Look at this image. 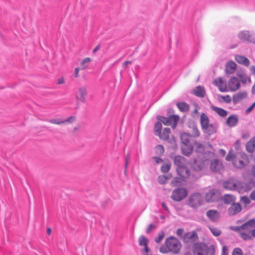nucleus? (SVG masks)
Returning <instances> with one entry per match:
<instances>
[{"instance_id":"nucleus-1","label":"nucleus","mask_w":255,"mask_h":255,"mask_svg":"<svg viewBox=\"0 0 255 255\" xmlns=\"http://www.w3.org/2000/svg\"><path fill=\"white\" fill-rule=\"evenodd\" d=\"M165 244L166 247L161 246L159 249L160 252L164 254L168 252L177 254L179 252L181 247L180 242L173 237L167 239Z\"/></svg>"},{"instance_id":"nucleus-2","label":"nucleus","mask_w":255,"mask_h":255,"mask_svg":"<svg viewBox=\"0 0 255 255\" xmlns=\"http://www.w3.org/2000/svg\"><path fill=\"white\" fill-rule=\"evenodd\" d=\"M223 187L226 189L237 190L239 193L248 191L250 186L245 183L236 181L233 179H229L223 183Z\"/></svg>"},{"instance_id":"nucleus-3","label":"nucleus","mask_w":255,"mask_h":255,"mask_svg":"<svg viewBox=\"0 0 255 255\" xmlns=\"http://www.w3.org/2000/svg\"><path fill=\"white\" fill-rule=\"evenodd\" d=\"M176 170L179 177L175 178L172 181V184L174 186H178L181 184V182L184 181V179L188 178L190 175L189 170L186 166L181 167H177Z\"/></svg>"},{"instance_id":"nucleus-4","label":"nucleus","mask_w":255,"mask_h":255,"mask_svg":"<svg viewBox=\"0 0 255 255\" xmlns=\"http://www.w3.org/2000/svg\"><path fill=\"white\" fill-rule=\"evenodd\" d=\"M248 158L245 154L236 155L233 158V164L237 168H242L248 163Z\"/></svg>"},{"instance_id":"nucleus-5","label":"nucleus","mask_w":255,"mask_h":255,"mask_svg":"<svg viewBox=\"0 0 255 255\" xmlns=\"http://www.w3.org/2000/svg\"><path fill=\"white\" fill-rule=\"evenodd\" d=\"M188 194L187 190L184 188H177L174 190L171 195V198L176 201H180L185 198Z\"/></svg>"},{"instance_id":"nucleus-6","label":"nucleus","mask_w":255,"mask_h":255,"mask_svg":"<svg viewBox=\"0 0 255 255\" xmlns=\"http://www.w3.org/2000/svg\"><path fill=\"white\" fill-rule=\"evenodd\" d=\"M203 201V198L201 194L195 193L191 195L189 198V204L193 208L200 206Z\"/></svg>"},{"instance_id":"nucleus-7","label":"nucleus","mask_w":255,"mask_h":255,"mask_svg":"<svg viewBox=\"0 0 255 255\" xmlns=\"http://www.w3.org/2000/svg\"><path fill=\"white\" fill-rule=\"evenodd\" d=\"M179 117L177 115H173L168 118L161 117L160 121L165 125L169 126L173 124V128H174L179 121Z\"/></svg>"},{"instance_id":"nucleus-8","label":"nucleus","mask_w":255,"mask_h":255,"mask_svg":"<svg viewBox=\"0 0 255 255\" xmlns=\"http://www.w3.org/2000/svg\"><path fill=\"white\" fill-rule=\"evenodd\" d=\"M228 87L230 91H236L241 87L240 82L236 77H232L228 81Z\"/></svg>"},{"instance_id":"nucleus-9","label":"nucleus","mask_w":255,"mask_h":255,"mask_svg":"<svg viewBox=\"0 0 255 255\" xmlns=\"http://www.w3.org/2000/svg\"><path fill=\"white\" fill-rule=\"evenodd\" d=\"M214 84L218 87L219 90L222 92H226L229 91L226 81L224 80L221 77L215 79Z\"/></svg>"},{"instance_id":"nucleus-10","label":"nucleus","mask_w":255,"mask_h":255,"mask_svg":"<svg viewBox=\"0 0 255 255\" xmlns=\"http://www.w3.org/2000/svg\"><path fill=\"white\" fill-rule=\"evenodd\" d=\"M202 131L208 135H212L215 133L217 131L216 125L214 124L208 123L205 127L204 126L201 128Z\"/></svg>"},{"instance_id":"nucleus-11","label":"nucleus","mask_w":255,"mask_h":255,"mask_svg":"<svg viewBox=\"0 0 255 255\" xmlns=\"http://www.w3.org/2000/svg\"><path fill=\"white\" fill-rule=\"evenodd\" d=\"M208 248L206 246L203 245H198L194 251V255H208Z\"/></svg>"},{"instance_id":"nucleus-12","label":"nucleus","mask_w":255,"mask_h":255,"mask_svg":"<svg viewBox=\"0 0 255 255\" xmlns=\"http://www.w3.org/2000/svg\"><path fill=\"white\" fill-rule=\"evenodd\" d=\"M242 210V206L240 203H233L228 210L230 215H234L239 213Z\"/></svg>"},{"instance_id":"nucleus-13","label":"nucleus","mask_w":255,"mask_h":255,"mask_svg":"<svg viewBox=\"0 0 255 255\" xmlns=\"http://www.w3.org/2000/svg\"><path fill=\"white\" fill-rule=\"evenodd\" d=\"M87 94V90L85 87L79 88L76 92V98L81 102L85 101V97Z\"/></svg>"},{"instance_id":"nucleus-14","label":"nucleus","mask_w":255,"mask_h":255,"mask_svg":"<svg viewBox=\"0 0 255 255\" xmlns=\"http://www.w3.org/2000/svg\"><path fill=\"white\" fill-rule=\"evenodd\" d=\"M223 168L221 162L218 159L213 160L210 164V168L212 171L217 172Z\"/></svg>"},{"instance_id":"nucleus-15","label":"nucleus","mask_w":255,"mask_h":255,"mask_svg":"<svg viewBox=\"0 0 255 255\" xmlns=\"http://www.w3.org/2000/svg\"><path fill=\"white\" fill-rule=\"evenodd\" d=\"M218 199V195L215 190H211L207 193L205 196V199L207 202H212Z\"/></svg>"},{"instance_id":"nucleus-16","label":"nucleus","mask_w":255,"mask_h":255,"mask_svg":"<svg viewBox=\"0 0 255 255\" xmlns=\"http://www.w3.org/2000/svg\"><path fill=\"white\" fill-rule=\"evenodd\" d=\"M193 143L182 144L181 146L182 152L186 156H189L193 152Z\"/></svg>"},{"instance_id":"nucleus-17","label":"nucleus","mask_w":255,"mask_h":255,"mask_svg":"<svg viewBox=\"0 0 255 255\" xmlns=\"http://www.w3.org/2000/svg\"><path fill=\"white\" fill-rule=\"evenodd\" d=\"M182 144H192V137L190 133L184 132L180 136Z\"/></svg>"},{"instance_id":"nucleus-18","label":"nucleus","mask_w":255,"mask_h":255,"mask_svg":"<svg viewBox=\"0 0 255 255\" xmlns=\"http://www.w3.org/2000/svg\"><path fill=\"white\" fill-rule=\"evenodd\" d=\"M235 58L236 61L241 65L249 66L250 64V60L244 56L236 55Z\"/></svg>"},{"instance_id":"nucleus-19","label":"nucleus","mask_w":255,"mask_h":255,"mask_svg":"<svg viewBox=\"0 0 255 255\" xmlns=\"http://www.w3.org/2000/svg\"><path fill=\"white\" fill-rule=\"evenodd\" d=\"M207 216L213 222H216L219 218V214L216 210H210L207 212Z\"/></svg>"},{"instance_id":"nucleus-20","label":"nucleus","mask_w":255,"mask_h":255,"mask_svg":"<svg viewBox=\"0 0 255 255\" xmlns=\"http://www.w3.org/2000/svg\"><path fill=\"white\" fill-rule=\"evenodd\" d=\"M247 96V93L246 92H245V91L240 92L233 96V102L235 104H237V103H239V102H240L243 99L246 98Z\"/></svg>"},{"instance_id":"nucleus-21","label":"nucleus","mask_w":255,"mask_h":255,"mask_svg":"<svg viewBox=\"0 0 255 255\" xmlns=\"http://www.w3.org/2000/svg\"><path fill=\"white\" fill-rule=\"evenodd\" d=\"M238 122V118L237 115H232L228 117L226 121L228 126L230 127H235Z\"/></svg>"},{"instance_id":"nucleus-22","label":"nucleus","mask_w":255,"mask_h":255,"mask_svg":"<svg viewBox=\"0 0 255 255\" xmlns=\"http://www.w3.org/2000/svg\"><path fill=\"white\" fill-rule=\"evenodd\" d=\"M236 66L235 62L232 61L228 62L226 66V72L227 74L233 73L236 69Z\"/></svg>"},{"instance_id":"nucleus-23","label":"nucleus","mask_w":255,"mask_h":255,"mask_svg":"<svg viewBox=\"0 0 255 255\" xmlns=\"http://www.w3.org/2000/svg\"><path fill=\"white\" fill-rule=\"evenodd\" d=\"M170 133V129L169 128H166L163 129L162 132L161 131L157 135L160 139L167 140L169 139Z\"/></svg>"},{"instance_id":"nucleus-24","label":"nucleus","mask_w":255,"mask_h":255,"mask_svg":"<svg viewBox=\"0 0 255 255\" xmlns=\"http://www.w3.org/2000/svg\"><path fill=\"white\" fill-rule=\"evenodd\" d=\"M236 75L243 84H246L248 80L250 82L251 81L250 78L249 77L247 74L244 72H238L237 73Z\"/></svg>"},{"instance_id":"nucleus-25","label":"nucleus","mask_w":255,"mask_h":255,"mask_svg":"<svg viewBox=\"0 0 255 255\" xmlns=\"http://www.w3.org/2000/svg\"><path fill=\"white\" fill-rule=\"evenodd\" d=\"M185 159L181 156H176L174 158V163L177 167L185 166Z\"/></svg>"},{"instance_id":"nucleus-26","label":"nucleus","mask_w":255,"mask_h":255,"mask_svg":"<svg viewBox=\"0 0 255 255\" xmlns=\"http://www.w3.org/2000/svg\"><path fill=\"white\" fill-rule=\"evenodd\" d=\"M241 228L243 230H249L251 228H255V219H251L242 225Z\"/></svg>"},{"instance_id":"nucleus-27","label":"nucleus","mask_w":255,"mask_h":255,"mask_svg":"<svg viewBox=\"0 0 255 255\" xmlns=\"http://www.w3.org/2000/svg\"><path fill=\"white\" fill-rule=\"evenodd\" d=\"M246 149L250 153L253 152L255 150V137H253L247 143Z\"/></svg>"},{"instance_id":"nucleus-28","label":"nucleus","mask_w":255,"mask_h":255,"mask_svg":"<svg viewBox=\"0 0 255 255\" xmlns=\"http://www.w3.org/2000/svg\"><path fill=\"white\" fill-rule=\"evenodd\" d=\"M193 94L199 97L203 98L205 94V90L203 87L197 86L193 91Z\"/></svg>"},{"instance_id":"nucleus-29","label":"nucleus","mask_w":255,"mask_h":255,"mask_svg":"<svg viewBox=\"0 0 255 255\" xmlns=\"http://www.w3.org/2000/svg\"><path fill=\"white\" fill-rule=\"evenodd\" d=\"M211 109L215 111L218 115L222 117H225L227 116L228 112L227 111L221 108L215 106H212Z\"/></svg>"},{"instance_id":"nucleus-30","label":"nucleus","mask_w":255,"mask_h":255,"mask_svg":"<svg viewBox=\"0 0 255 255\" xmlns=\"http://www.w3.org/2000/svg\"><path fill=\"white\" fill-rule=\"evenodd\" d=\"M239 38L243 41H250V34L248 31H242L238 34Z\"/></svg>"},{"instance_id":"nucleus-31","label":"nucleus","mask_w":255,"mask_h":255,"mask_svg":"<svg viewBox=\"0 0 255 255\" xmlns=\"http://www.w3.org/2000/svg\"><path fill=\"white\" fill-rule=\"evenodd\" d=\"M236 198L230 194H225L223 197V201L225 204H232L234 203Z\"/></svg>"},{"instance_id":"nucleus-32","label":"nucleus","mask_w":255,"mask_h":255,"mask_svg":"<svg viewBox=\"0 0 255 255\" xmlns=\"http://www.w3.org/2000/svg\"><path fill=\"white\" fill-rule=\"evenodd\" d=\"M210 122L208 116L205 113H202L200 118V123L201 128L205 126L207 124Z\"/></svg>"},{"instance_id":"nucleus-33","label":"nucleus","mask_w":255,"mask_h":255,"mask_svg":"<svg viewBox=\"0 0 255 255\" xmlns=\"http://www.w3.org/2000/svg\"><path fill=\"white\" fill-rule=\"evenodd\" d=\"M148 240L144 236H141L139 239V244L141 246H144V250L146 253L148 252V248L147 247Z\"/></svg>"},{"instance_id":"nucleus-34","label":"nucleus","mask_w":255,"mask_h":255,"mask_svg":"<svg viewBox=\"0 0 255 255\" xmlns=\"http://www.w3.org/2000/svg\"><path fill=\"white\" fill-rule=\"evenodd\" d=\"M176 106L179 110L181 112H187L189 109V105L185 102L177 103Z\"/></svg>"},{"instance_id":"nucleus-35","label":"nucleus","mask_w":255,"mask_h":255,"mask_svg":"<svg viewBox=\"0 0 255 255\" xmlns=\"http://www.w3.org/2000/svg\"><path fill=\"white\" fill-rule=\"evenodd\" d=\"M72 119H73L72 117H70L69 118L67 119L66 121H64V120H60V119H51V120H49V122L50 123H52V124H56V125H60V124L64 123L65 122H71V120Z\"/></svg>"},{"instance_id":"nucleus-36","label":"nucleus","mask_w":255,"mask_h":255,"mask_svg":"<svg viewBox=\"0 0 255 255\" xmlns=\"http://www.w3.org/2000/svg\"><path fill=\"white\" fill-rule=\"evenodd\" d=\"M91 61V59L89 57L83 59L80 63L81 70H84L87 68L88 66V63Z\"/></svg>"},{"instance_id":"nucleus-37","label":"nucleus","mask_w":255,"mask_h":255,"mask_svg":"<svg viewBox=\"0 0 255 255\" xmlns=\"http://www.w3.org/2000/svg\"><path fill=\"white\" fill-rule=\"evenodd\" d=\"M193 144H194L197 152H203L204 151V146L202 143H199L197 141H193Z\"/></svg>"},{"instance_id":"nucleus-38","label":"nucleus","mask_w":255,"mask_h":255,"mask_svg":"<svg viewBox=\"0 0 255 255\" xmlns=\"http://www.w3.org/2000/svg\"><path fill=\"white\" fill-rule=\"evenodd\" d=\"M162 124L161 122H157L155 123L154 128V131L155 134L157 135L158 134L161 132V130L162 128Z\"/></svg>"},{"instance_id":"nucleus-39","label":"nucleus","mask_w":255,"mask_h":255,"mask_svg":"<svg viewBox=\"0 0 255 255\" xmlns=\"http://www.w3.org/2000/svg\"><path fill=\"white\" fill-rule=\"evenodd\" d=\"M170 174L168 175H160L158 177V181L160 184H163L166 183V181L171 178Z\"/></svg>"},{"instance_id":"nucleus-40","label":"nucleus","mask_w":255,"mask_h":255,"mask_svg":"<svg viewBox=\"0 0 255 255\" xmlns=\"http://www.w3.org/2000/svg\"><path fill=\"white\" fill-rule=\"evenodd\" d=\"M191 136L193 137H199L200 135V132L197 126H194L191 131Z\"/></svg>"},{"instance_id":"nucleus-41","label":"nucleus","mask_w":255,"mask_h":255,"mask_svg":"<svg viewBox=\"0 0 255 255\" xmlns=\"http://www.w3.org/2000/svg\"><path fill=\"white\" fill-rule=\"evenodd\" d=\"M196 237V234L194 232L188 233L185 234L184 240L185 242H188V240H192Z\"/></svg>"},{"instance_id":"nucleus-42","label":"nucleus","mask_w":255,"mask_h":255,"mask_svg":"<svg viewBox=\"0 0 255 255\" xmlns=\"http://www.w3.org/2000/svg\"><path fill=\"white\" fill-rule=\"evenodd\" d=\"M155 152L156 154L161 155L164 152V148L162 145H158L155 148Z\"/></svg>"},{"instance_id":"nucleus-43","label":"nucleus","mask_w":255,"mask_h":255,"mask_svg":"<svg viewBox=\"0 0 255 255\" xmlns=\"http://www.w3.org/2000/svg\"><path fill=\"white\" fill-rule=\"evenodd\" d=\"M171 167V164L170 163H165L162 165L161 167V171L163 173H166L168 172Z\"/></svg>"},{"instance_id":"nucleus-44","label":"nucleus","mask_w":255,"mask_h":255,"mask_svg":"<svg viewBox=\"0 0 255 255\" xmlns=\"http://www.w3.org/2000/svg\"><path fill=\"white\" fill-rule=\"evenodd\" d=\"M209 229L213 235L216 237L220 236L221 234V231L217 228L209 227Z\"/></svg>"},{"instance_id":"nucleus-45","label":"nucleus","mask_w":255,"mask_h":255,"mask_svg":"<svg viewBox=\"0 0 255 255\" xmlns=\"http://www.w3.org/2000/svg\"><path fill=\"white\" fill-rule=\"evenodd\" d=\"M240 236L242 239L245 240H252V236L250 235V234L243 232L240 234Z\"/></svg>"},{"instance_id":"nucleus-46","label":"nucleus","mask_w":255,"mask_h":255,"mask_svg":"<svg viewBox=\"0 0 255 255\" xmlns=\"http://www.w3.org/2000/svg\"><path fill=\"white\" fill-rule=\"evenodd\" d=\"M241 201L245 205H248L250 203V199L247 196H243L241 198Z\"/></svg>"},{"instance_id":"nucleus-47","label":"nucleus","mask_w":255,"mask_h":255,"mask_svg":"<svg viewBox=\"0 0 255 255\" xmlns=\"http://www.w3.org/2000/svg\"><path fill=\"white\" fill-rule=\"evenodd\" d=\"M164 237V232H162L160 233L158 237L155 239V242L157 243H159L163 240Z\"/></svg>"},{"instance_id":"nucleus-48","label":"nucleus","mask_w":255,"mask_h":255,"mask_svg":"<svg viewBox=\"0 0 255 255\" xmlns=\"http://www.w3.org/2000/svg\"><path fill=\"white\" fill-rule=\"evenodd\" d=\"M232 255H243V252L240 248H235L233 251Z\"/></svg>"},{"instance_id":"nucleus-49","label":"nucleus","mask_w":255,"mask_h":255,"mask_svg":"<svg viewBox=\"0 0 255 255\" xmlns=\"http://www.w3.org/2000/svg\"><path fill=\"white\" fill-rule=\"evenodd\" d=\"M221 97L227 103H230L232 101L231 97L229 95L221 96Z\"/></svg>"},{"instance_id":"nucleus-50","label":"nucleus","mask_w":255,"mask_h":255,"mask_svg":"<svg viewBox=\"0 0 255 255\" xmlns=\"http://www.w3.org/2000/svg\"><path fill=\"white\" fill-rule=\"evenodd\" d=\"M235 157V156H234V155L231 153V151H230L226 156V159L227 161H230L231 160L233 161V158Z\"/></svg>"},{"instance_id":"nucleus-51","label":"nucleus","mask_w":255,"mask_h":255,"mask_svg":"<svg viewBox=\"0 0 255 255\" xmlns=\"http://www.w3.org/2000/svg\"><path fill=\"white\" fill-rule=\"evenodd\" d=\"M152 158L154 160L156 163H157V164L163 162L162 159L159 157L154 156L152 157Z\"/></svg>"},{"instance_id":"nucleus-52","label":"nucleus","mask_w":255,"mask_h":255,"mask_svg":"<svg viewBox=\"0 0 255 255\" xmlns=\"http://www.w3.org/2000/svg\"><path fill=\"white\" fill-rule=\"evenodd\" d=\"M255 106V102L249 108H248L246 110V113L249 114V113H250L252 111V110L253 109V108H254Z\"/></svg>"},{"instance_id":"nucleus-53","label":"nucleus","mask_w":255,"mask_h":255,"mask_svg":"<svg viewBox=\"0 0 255 255\" xmlns=\"http://www.w3.org/2000/svg\"><path fill=\"white\" fill-rule=\"evenodd\" d=\"M81 69L80 68H76L75 69V71H74V77L75 78H77V77H79V72L80 71V70Z\"/></svg>"},{"instance_id":"nucleus-54","label":"nucleus","mask_w":255,"mask_h":255,"mask_svg":"<svg viewBox=\"0 0 255 255\" xmlns=\"http://www.w3.org/2000/svg\"><path fill=\"white\" fill-rule=\"evenodd\" d=\"M183 229H178L177 231H176V234L178 236H182V234H183Z\"/></svg>"},{"instance_id":"nucleus-55","label":"nucleus","mask_w":255,"mask_h":255,"mask_svg":"<svg viewBox=\"0 0 255 255\" xmlns=\"http://www.w3.org/2000/svg\"><path fill=\"white\" fill-rule=\"evenodd\" d=\"M222 255H226L228 254V248L226 246H223L222 250Z\"/></svg>"},{"instance_id":"nucleus-56","label":"nucleus","mask_w":255,"mask_h":255,"mask_svg":"<svg viewBox=\"0 0 255 255\" xmlns=\"http://www.w3.org/2000/svg\"><path fill=\"white\" fill-rule=\"evenodd\" d=\"M155 228V226L152 225V224H150L149 225L147 229L146 230V233H148L150 232V231L152 230L153 229H154Z\"/></svg>"},{"instance_id":"nucleus-57","label":"nucleus","mask_w":255,"mask_h":255,"mask_svg":"<svg viewBox=\"0 0 255 255\" xmlns=\"http://www.w3.org/2000/svg\"><path fill=\"white\" fill-rule=\"evenodd\" d=\"M250 198L252 200L255 201V190L253 191L250 194Z\"/></svg>"},{"instance_id":"nucleus-58","label":"nucleus","mask_w":255,"mask_h":255,"mask_svg":"<svg viewBox=\"0 0 255 255\" xmlns=\"http://www.w3.org/2000/svg\"><path fill=\"white\" fill-rule=\"evenodd\" d=\"M219 154H220L222 156H224L225 155L226 152L225 150L223 149H220L219 151Z\"/></svg>"},{"instance_id":"nucleus-59","label":"nucleus","mask_w":255,"mask_h":255,"mask_svg":"<svg viewBox=\"0 0 255 255\" xmlns=\"http://www.w3.org/2000/svg\"><path fill=\"white\" fill-rule=\"evenodd\" d=\"M161 205H162V207L164 209V210L165 211H166L167 212H169V209H168L167 206H166V204L165 203L162 202Z\"/></svg>"},{"instance_id":"nucleus-60","label":"nucleus","mask_w":255,"mask_h":255,"mask_svg":"<svg viewBox=\"0 0 255 255\" xmlns=\"http://www.w3.org/2000/svg\"><path fill=\"white\" fill-rule=\"evenodd\" d=\"M250 71L252 74L255 75V66H252L250 68Z\"/></svg>"},{"instance_id":"nucleus-61","label":"nucleus","mask_w":255,"mask_h":255,"mask_svg":"<svg viewBox=\"0 0 255 255\" xmlns=\"http://www.w3.org/2000/svg\"><path fill=\"white\" fill-rule=\"evenodd\" d=\"M64 80L63 78L59 79L58 80V83L59 84H63V83H64Z\"/></svg>"},{"instance_id":"nucleus-62","label":"nucleus","mask_w":255,"mask_h":255,"mask_svg":"<svg viewBox=\"0 0 255 255\" xmlns=\"http://www.w3.org/2000/svg\"><path fill=\"white\" fill-rule=\"evenodd\" d=\"M251 233L252 236L255 238V229L252 230V231L250 230L249 233Z\"/></svg>"},{"instance_id":"nucleus-63","label":"nucleus","mask_w":255,"mask_h":255,"mask_svg":"<svg viewBox=\"0 0 255 255\" xmlns=\"http://www.w3.org/2000/svg\"><path fill=\"white\" fill-rule=\"evenodd\" d=\"M131 62L130 61H125L123 64V67H126L129 63H130Z\"/></svg>"},{"instance_id":"nucleus-64","label":"nucleus","mask_w":255,"mask_h":255,"mask_svg":"<svg viewBox=\"0 0 255 255\" xmlns=\"http://www.w3.org/2000/svg\"><path fill=\"white\" fill-rule=\"evenodd\" d=\"M252 172L253 175L255 176V165L253 166L252 168Z\"/></svg>"}]
</instances>
